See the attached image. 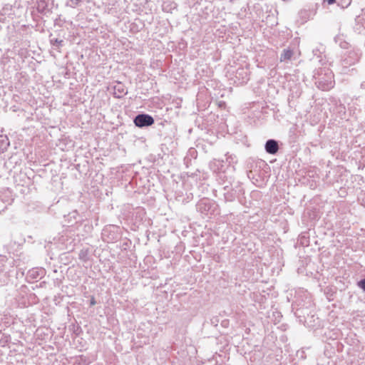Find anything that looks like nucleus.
Masks as SVG:
<instances>
[{"mask_svg":"<svg viewBox=\"0 0 365 365\" xmlns=\"http://www.w3.org/2000/svg\"><path fill=\"white\" fill-rule=\"evenodd\" d=\"M361 56V53L359 49L352 48L342 56L341 63L344 67L347 68L349 66L356 63Z\"/></svg>","mask_w":365,"mask_h":365,"instance_id":"obj_1","label":"nucleus"},{"mask_svg":"<svg viewBox=\"0 0 365 365\" xmlns=\"http://www.w3.org/2000/svg\"><path fill=\"white\" fill-rule=\"evenodd\" d=\"M215 207L216 205L207 199L201 200L197 204V210L202 214L206 215H212L214 212Z\"/></svg>","mask_w":365,"mask_h":365,"instance_id":"obj_2","label":"nucleus"},{"mask_svg":"<svg viewBox=\"0 0 365 365\" xmlns=\"http://www.w3.org/2000/svg\"><path fill=\"white\" fill-rule=\"evenodd\" d=\"M133 122L135 126L138 128H143L153 125L155 121L151 115L148 114L142 113L137 115L135 117Z\"/></svg>","mask_w":365,"mask_h":365,"instance_id":"obj_3","label":"nucleus"},{"mask_svg":"<svg viewBox=\"0 0 365 365\" xmlns=\"http://www.w3.org/2000/svg\"><path fill=\"white\" fill-rule=\"evenodd\" d=\"M332 78L331 73L327 76V78H319L316 82L317 86L322 91H329L334 87V82Z\"/></svg>","mask_w":365,"mask_h":365,"instance_id":"obj_4","label":"nucleus"},{"mask_svg":"<svg viewBox=\"0 0 365 365\" xmlns=\"http://www.w3.org/2000/svg\"><path fill=\"white\" fill-rule=\"evenodd\" d=\"M14 260L13 259H9L6 257L1 256L0 259V271L6 277H9L11 272V268L14 267Z\"/></svg>","mask_w":365,"mask_h":365,"instance_id":"obj_5","label":"nucleus"},{"mask_svg":"<svg viewBox=\"0 0 365 365\" xmlns=\"http://www.w3.org/2000/svg\"><path fill=\"white\" fill-rule=\"evenodd\" d=\"M278 141L274 139H269L264 144L265 151L270 155H275L279 150Z\"/></svg>","mask_w":365,"mask_h":365,"instance_id":"obj_6","label":"nucleus"},{"mask_svg":"<svg viewBox=\"0 0 365 365\" xmlns=\"http://www.w3.org/2000/svg\"><path fill=\"white\" fill-rule=\"evenodd\" d=\"M127 93L125 86L120 82H117L113 86V96L115 98H121Z\"/></svg>","mask_w":365,"mask_h":365,"instance_id":"obj_7","label":"nucleus"},{"mask_svg":"<svg viewBox=\"0 0 365 365\" xmlns=\"http://www.w3.org/2000/svg\"><path fill=\"white\" fill-rule=\"evenodd\" d=\"M235 76L239 80V83L240 84L246 83L249 81V73L243 68L237 70Z\"/></svg>","mask_w":365,"mask_h":365,"instance_id":"obj_8","label":"nucleus"},{"mask_svg":"<svg viewBox=\"0 0 365 365\" xmlns=\"http://www.w3.org/2000/svg\"><path fill=\"white\" fill-rule=\"evenodd\" d=\"M45 274V271L43 269L34 268L28 272L27 278L31 279H37L41 278Z\"/></svg>","mask_w":365,"mask_h":365,"instance_id":"obj_9","label":"nucleus"},{"mask_svg":"<svg viewBox=\"0 0 365 365\" xmlns=\"http://www.w3.org/2000/svg\"><path fill=\"white\" fill-rule=\"evenodd\" d=\"M163 11L165 12H172L177 9V4L173 0H166L162 4Z\"/></svg>","mask_w":365,"mask_h":365,"instance_id":"obj_10","label":"nucleus"},{"mask_svg":"<svg viewBox=\"0 0 365 365\" xmlns=\"http://www.w3.org/2000/svg\"><path fill=\"white\" fill-rule=\"evenodd\" d=\"M293 51L290 48H285L282 51L280 55V61L281 62H287L291 60L293 56Z\"/></svg>","mask_w":365,"mask_h":365,"instance_id":"obj_11","label":"nucleus"},{"mask_svg":"<svg viewBox=\"0 0 365 365\" xmlns=\"http://www.w3.org/2000/svg\"><path fill=\"white\" fill-rule=\"evenodd\" d=\"M10 145V141L6 135H0V152L4 153Z\"/></svg>","mask_w":365,"mask_h":365,"instance_id":"obj_12","label":"nucleus"},{"mask_svg":"<svg viewBox=\"0 0 365 365\" xmlns=\"http://www.w3.org/2000/svg\"><path fill=\"white\" fill-rule=\"evenodd\" d=\"M36 9L38 13L46 14L48 11V3L46 0H39L37 3Z\"/></svg>","mask_w":365,"mask_h":365,"instance_id":"obj_13","label":"nucleus"},{"mask_svg":"<svg viewBox=\"0 0 365 365\" xmlns=\"http://www.w3.org/2000/svg\"><path fill=\"white\" fill-rule=\"evenodd\" d=\"M9 347L6 345H0V363H2L9 352Z\"/></svg>","mask_w":365,"mask_h":365,"instance_id":"obj_14","label":"nucleus"},{"mask_svg":"<svg viewBox=\"0 0 365 365\" xmlns=\"http://www.w3.org/2000/svg\"><path fill=\"white\" fill-rule=\"evenodd\" d=\"M356 21L365 29V9H363L361 14L356 18Z\"/></svg>","mask_w":365,"mask_h":365,"instance_id":"obj_15","label":"nucleus"},{"mask_svg":"<svg viewBox=\"0 0 365 365\" xmlns=\"http://www.w3.org/2000/svg\"><path fill=\"white\" fill-rule=\"evenodd\" d=\"M82 1L83 0H67L66 6L71 8H76L79 6Z\"/></svg>","mask_w":365,"mask_h":365,"instance_id":"obj_16","label":"nucleus"},{"mask_svg":"<svg viewBox=\"0 0 365 365\" xmlns=\"http://www.w3.org/2000/svg\"><path fill=\"white\" fill-rule=\"evenodd\" d=\"M351 0H337L336 3L338 6L341 8H346L350 5Z\"/></svg>","mask_w":365,"mask_h":365,"instance_id":"obj_17","label":"nucleus"},{"mask_svg":"<svg viewBox=\"0 0 365 365\" xmlns=\"http://www.w3.org/2000/svg\"><path fill=\"white\" fill-rule=\"evenodd\" d=\"M63 40H59L58 38L51 39V43L53 46H56L58 48H60V47H61L63 46Z\"/></svg>","mask_w":365,"mask_h":365,"instance_id":"obj_18","label":"nucleus"},{"mask_svg":"<svg viewBox=\"0 0 365 365\" xmlns=\"http://www.w3.org/2000/svg\"><path fill=\"white\" fill-rule=\"evenodd\" d=\"M87 255H88L87 250H81L78 255L79 259L86 262L88 259Z\"/></svg>","mask_w":365,"mask_h":365,"instance_id":"obj_19","label":"nucleus"},{"mask_svg":"<svg viewBox=\"0 0 365 365\" xmlns=\"http://www.w3.org/2000/svg\"><path fill=\"white\" fill-rule=\"evenodd\" d=\"M66 240H68L66 236L62 235L59 237V241H60V243L61 244V249H64V248L68 249V247H67V245H66L64 247Z\"/></svg>","mask_w":365,"mask_h":365,"instance_id":"obj_20","label":"nucleus"},{"mask_svg":"<svg viewBox=\"0 0 365 365\" xmlns=\"http://www.w3.org/2000/svg\"><path fill=\"white\" fill-rule=\"evenodd\" d=\"M359 200L361 201V205L365 207V190H362L359 196Z\"/></svg>","mask_w":365,"mask_h":365,"instance_id":"obj_21","label":"nucleus"},{"mask_svg":"<svg viewBox=\"0 0 365 365\" xmlns=\"http://www.w3.org/2000/svg\"><path fill=\"white\" fill-rule=\"evenodd\" d=\"M357 285L359 288H361L363 291L365 292V278L359 280L357 282Z\"/></svg>","mask_w":365,"mask_h":365,"instance_id":"obj_22","label":"nucleus"},{"mask_svg":"<svg viewBox=\"0 0 365 365\" xmlns=\"http://www.w3.org/2000/svg\"><path fill=\"white\" fill-rule=\"evenodd\" d=\"M339 44V46L342 48L346 49L349 48V43L346 41H341Z\"/></svg>","mask_w":365,"mask_h":365,"instance_id":"obj_23","label":"nucleus"},{"mask_svg":"<svg viewBox=\"0 0 365 365\" xmlns=\"http://www.w3.org/2000/svg\"><path fill=\"white\" fill-rule=\"evenodd\" d=\"M324 1H327L328 4H333L334 3L336 2L337 0H324Z\"/></svg>","mask_w":365,"mask_h":365,"instance_id":"obj_24","label":"nucleus"},{"mask_svg":"<svg viewBox=\"0 0 365 365\" xmlns=\"http://www.w3.org/2000/svg\"><path fill=\"white\" fill-rule=\"evenodd\" d=\"M95 304H96L95 300L93 299H92L91 301V305H94Z\"/></svg>","mask_w":365,"mask_h":365,"instance_id":"obj_25","label":"nucleus"},{"mask_svg":"<svg viewBox=\"0 0 365 365\" xmlns=\"http://www.w3.org/2000/svg\"><path fill=\"white\" fill-rule=\"evenodd\" d=\"M361 87L362 88H365V82L361 83Z\"/></svg>","mask_w":365,"mask_h":365,"instance_id":"obj_26","label":"nucleus"},{"mask_svg":"<svg viewBox=\"0 0 365 365\" xmlns=\"http://www.w3.org/2000/svg\"><path fill=\"white\" fill-rule=\"evenodd\" d=\"M318 51H319L318 50H314V51H313L314 55V56H317V52H318Z\"/></svg>","mask_w":365,"mask_h":365,"instance_id":"obj_27","label":"nucleus"},{"mask_svg":"<svg viewBox=\"0 0 365 365\" xmlns=\"http://www.w3.org/2000/svg\"><path fill=\"white\" fill-rule=\"evenodd\" d=\"M336 42H338V41H341L340 37H337L335 38Z\"/></svg>","mask_w":365,"mask_h":365,"instance_id":"obj_28","label":"nucleus"},{"mask_svg":"<svg viewBox=\"0 0 365 365\" xmlns=\"http://www.w3.org/2000/svg\"><path fill=\"white\" fill-rule=\"evenodd\" d=\"M106 232H107V230H106V229L103 230V235H105V234H106Z\"/></svg>","mask_w":365,"mask_h":365,"instance_id":"obj_29","label":"nucleus"},{"mask_svg":"<svg viewBox=\"0 0 365 365\" xmlns=\"http://www.w3.org/2000/svg\"><path fill=\"white\" fill-rule=\"evenodd\" d=\"M0 331H1V327L0 328Z\"/></svg>","mask_w":365,"mask_h":365,"instance_id":"obj_30","label":"nucleus"}]
</instances>
